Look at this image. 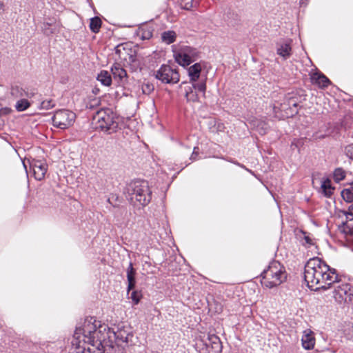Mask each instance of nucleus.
<instances>
[{
	"instance_id": "f257e3e1",
	"label": "nucleus",
	"mask_w": 353,
	"mask_h": 353,
	"mask_svg": "<svg viewBox=\"0 0 353 353\" xmlns=\"http://www.w3.org/2000/svg\"><path fill=\"white\" fill-rule=\"evenodd\" d=\"M101 330H105V324L97 323L92 317L86 318L82 326L76 328L70 353H107L99 336Z\"/></svg>"
},
{
	"instance_id": "f03ea898",
	"label": "nucleus",
	"mask_w": 353,
	"mask_h": 353,
	"mask_svg": "<svg viewBox=\"0 0 353 353\" xmlns=\"http://www.w3.org/2000/svg\"><path fill=\"white\" fill-rule=\"evenodd\" d=\"M304 279L309 288L317 291L327 290L338 283L340 276L336 269L330 268L318 257L310 259L305 265Z\"/></svg>"
},
{
	"instance_id": "7ed1b4c3",
	"label": "nucleus",
	"mask_w": 353,
	"mask_h": 353,
	"mask_svg": "<svg viewBox=\"0 0 353 353\" xmlns=\"http://www.w3.org/2000/svg\"><path fill=\"white\" fill-rule=\"evenodd\" d=\"M99 336L103 338L107 353H120L125 347L133 343L134 335L128 327H117L115 330L105 325V330H101Z\"/></svg>"
},
{
	"instance_id": "20e7f679",
	"label": "nucleus",
	"mask_w": 353,
	"mask_h": 353,
	"mask_svg": "<svg viewBox=\"0 0 353 353\" xmlns=\"http://www.w3.org/2000/svg\"><path fill=\"white\" fill-rule=\"evenodd\" d=\"M261 283L264 286L272 288L285 281L287 273L285 268L278 261H273L261 273Z\"/></svg>"
},
{
	"instance_id": "39448f33",
	"label": "nucleus",
	"mask_w": 353,
	"mask_h": 353,
	"mask_svg": "<svg viewBox=\"0 0 353 353\" xmlns=\"http://www.w3.org/2000/svg\"><path fill=\"white\" fill-rule=\"evenodd\" d=\"M119 118L110 109L101 110L93 116L92 123L96 129L112 134L118 128Z\"/></svg>"
},
{
	"instance_id": "423d86ee",
	"label": "nucleus",
	"mask_w": 353,
	"mask_h": 353,
	"mask_svg": "<svg viewBox=\"0 0 353 353\" xmlns=\"http://www.w3.org/2000/svg\"><path fill=\"white\" fill-rule=\"evenodd\" d=\"M130 200L134 199L141 205H147L152 199V191L148 183L144 180L135 181L130 184L128 189Z\"/></svg>"
},
{
	"instance_id": "0eeeda50",
	"label": "nucleus",
	"mask_w": 353,
	"mask_h": 353,
	"mask_svg": "<svg viewBox=\"0 0 353 353\" xmlns=\"http://www.w3.org/2000/svg\"><path fill=\"white\" fill-rule=\"evenodd\" d=\"M155 78L163 83L174 84L179 81L180 76L176 69L169 65H162L159 69L154 72Z\"/></svg>"
},
{
	"instance_id": "6e6552de",
	"label": "nucleus",
	"mask_w": 353,
	"mask_h": 353,
	"mask_svg": "<svg viewBox=\"0 0 353 353\" xmlns=\"http://www.w3.org/2000/svg\"><path fill=\"white\" fill-rule=\"evenodd\" d=\"M341 283V280L338 283L332 285L334 287L332 295L334 299L339 303H349L353 299V290L351 285L346 283Z\"/></svg>"
},
{
	"instance_id": "1a4fd4ad",
	"label": "nucleus",
	"mask_w": 353,
	"mask_h": 353,
	"mask_svg": "<svg viewBox=\"0 0 353 353\" xmlns=\"http://www.w3.org/2000/svg\"><path fill=\"white\" fill-rule=\"evenodd\" d=\"M76 114L68 110H59L52 117L54 126L60 129H66L71 126L75 120Z\"/></svg>"
},
{
	"instance_id": "9d476101",
	"label": "nucleus",
	"mask_w": 353,
	"mask_h": 353,
	"mask_svg": "<svg viewBox=\"0 0 353 353\" xmlns=\"http://www.w3.org/2000/svg\"><path fill=\"white\" fill-rule=\"evenodd\" d=\"M199 345L200 353H221L223 347L220 339L214 334L202 340Z\"/></svg>"
},
{
	"instance_id": "9b49d317",
	"label": "nucleus",
	"mask_w": 353,
	"mask_h": 353,
	"mask_svg": "<svg viewBox=\"0 0 353 353\" xmlns=\"http://www.w3.org/2000/svg\"><path fill=\"white\" fill-rule=\"evenodd\" d=\"M28 162L30 169L33 171L34 178L38 181L43 179L48 170V165L42 161L34 159H28Z\"/></svg>"
},
{
	"instance_id": "f8f14e48",
	"label": "nucleus",
	"mask_w": 353,
	"mask_h": 353,
	"mask_svg": "<svg viewBox=\"0 0 353 353\" xmlns=\"http://www.w3.org/2000/svg\"><path fill=\"white\" fill-rule=\"evenodd\" d=\"M10 94L14 98H32L35 95L34 90L23 89L19 85H13L10 89Z\"/></svg>"
},
{
	"instance_id": "ddd939ff",
	"label": "nucleus",
	"mask_w": 353,
	"mask_h": 353,
	"mask_svg": "<svg viewBox=\"0 0 353 353\" xmlns=\"http://www.w3.org/2000/svg\"><path fill=\"white\" fill-rule=\"evenodd\" d=\"M301 341L304 349H313L315 345V338L314 336V333L310 330L304 331Z\"/></svg>"
},
{
	"instance_id": "4468645a",
	"label": "nucleus",
	"mask_w": 353,
	"mask_h": 353,
	"mask_svg": "<svg viewBox=\"0 0 353 353\" xmlns=\"http://www.w3.org/2000/svg\"><path fill=\"white\" fill-rule=\"evenodd\" d=\"M311 81L313 84L322 88H327L331 83L327 77L319 72L314 73L311 77Z\"/></svg>"
},
{
	"instance_id": "2eb2a0df",
	"label": "nucleus",
	"mask_w": 353,
	"mask_h": 353,
	"mask_svg": "<svg viewBox=\"0 0 353 353\" xmlns=\"http://www.w3.org/2000/svg\"><path fill=\"white\" fill-rule=\"evenodd\" d=\"M111 72L114 79L118 81H122L127 77V72L123 69L119 63H114L111 67Z\"/></svg>"
},
{
	"instance_id": "dca6fc26",
	"label": "nucleus",
	"mask_w": 353,
	"mask_h": 353,
	"mask_svg": "<svg viewBox=\"0 0 353 353\" xmlns=\"http://www.w3.org/2000/svg\"><path fill=\"white\" fill-rule=\"evenodd\" d=\"M136 270L133 268L132 263H130L129 266L127 269V279H128V293L135 288L136 285Z\"/></svg>"
},
{
	"instance_id": "f3484780",
	"label": "nucleus",
	"mask_w": 353,
	"mask_h": 353,
	"mask_svg": "<svg viewBox=\"0 0 353 353\" xmlns=\"http://www.w3.org/2000/svg\"><path fill=\"white\" fill-rule=\"evenodd\" d=\"M291 41L289 40L278 45L277 53L284 59H287L291 55Z\"/></svg>"
},
{
	"instance_id": "a211bd4d",
	"label": "nucleus",
	"mask_w": 353,
	"mask_h": 353,
	"mask_svg": "<svg viewBox=\"0 0 353 353\" xmlns=\"http://www.w3.org/2000/svg\"><path fill=\"white\" fill-rule=\"evenodd\" d=\"M176 61L182 66L189 65L193 61L190 59L188 55L181 49L179 52L174 54Z\"/></svg>"
},
{
	"instance_id": "6ab92c4d",
	"label": "nucleus",
	"mask_w": 353,
	"mask_h": 353,
	"mask_svg": "<svg viewBox=\"0 0 353 353\" xmlns=\"http://www.w3.org/2000/svg\"><path fill=\"white\" fill-rule=\"evenodd\" d=\"M201 65L200 63H196L190 66L188 69V74L191 82H196L201 74Z\"/></svg>"
},
{
	"instance_id": "aec40b11",
	"label": "nucleus",
	"mask_w": 353,
	"mask_h": 353,
	"mask_svg": "<svg viewBox=\"0 0 353 353\" xmlns=\"http://www.w3.org/2000/svg\"><path fill=\"white\" fill-rule=\"evenodd\" d=\"M321 193L326 197L330 198L333 194L334 188L332 186L331 181L329 179L324 180L321 185Z\"/></svg>"
},
{
	"instance_id": "412c9836",
	"label": "nucleus",
	"mask_w": 353,
	"mask_h": 353,
	"mask_svg": "<svg viewBox=\"0 0 353 353\" xmlns=\"http://www.w3.org/2000/svg\"><path fill=\"white\" fill-rule=\"evenodd\" d=\"M97 80L103 85L109 86L112 83L111 74L106 70H102L97 76Z\"/></svg>"
},
{
	"instance_id": "4be33fe9",
	"label": "nucleus",
	"mask_w": 353,
	"mask_h": 353,
	"mask_svg": "<svg viewBox=\"0 0 353 353\" xmlns=\"http://www.w3.org/2000/svg\"><path fill=\"white\" fill-rule=\"evenodd\" d=\"M176 34L174 31L168 30L161 34V39L167 44L172 43L175 41Z\"/></svg>"
},
{
	"instance_id": "5701e85b",
	"label": "nucleus",
	"mask_w": 353,
	"mask_h": 353,
	"mask_svg": "<svg viewBox=\"0 0 353 353\" xmlns=\"http://www.w3.org/2000/svg\"><path fill=\"white\" fill-rule=\"evenodd\" d=\"M101 23L102 21L99 17H95L92 18L90 23V28L92 32L94 33L99 32L101 26Z\"/></svg>"
},
{
	"instance_id": "b1692460",
	"label": "nucleus",
	"mask_w": 353,
	"mask_h": 353,
	"mask_svg": "<svg viewBox=\"0 0 353 353\" xmlns=\"http://www.w3.org/2000/svg\"><path fill=\"white\" fill-rule=\"evenodd\" d=\"M128 43H121L116 46L115 48V53L118 54L120 57H123V59H126L125 57V54H128V50L130 49L128 48Z\"/></svg>"
},
{
	"instance_id": "393cba45",
	"label": "nucleus",
	"mask_w": 353,
	"mask_h": 353,
	"mask_svg": "<svg viewBox=\"0 0 353 353\" xmlns=\"http://www.w3.org/2000/svg\"><path fill=\"white\" fill-rule=\"evenodd\" d=\"M185 54L188 55L190 59L194 62L196 60L199 56V52L196 50V49L193 48L190 46H185L181 48Z\"/></svg>"
},
{
	"instance_id": "a878e982",
	"label": "nucleus",
	"mask_w": 353,
	"mask_h": 353,
	"mask_svg": "<svg viewBox=\"0 0 353 353\" xmlns=\"http://www.w3.org/2000/svg\"><path fill=\"white\" fill-rule=\"evenodd\" d=\"M341 196L347 203L353 202V192L351 185L349 188H345L341 191Z\"/></svg>"
},
{
	"instance_id": "bb28decb",
	"label": "nucleus",
	"mask_w": 353,
	"mask_h": 353,
	"mask_svg": "<svg viewBox=\"0 0 353 353\" xmlns=\"http://www.w3.org/2000/svg\"><path fill=\"white\" fill-rule=\"evenodd\" d=\"M346 172L342 168H337L333 173V178L335 182L339 183L345 178Z\"/></svg>"
},
{
	"instance_id": "cd10ccee",
	"label": "nucleus",
	"mask_w": 353,
	"mask_h": 353,
	"mask_svg": "<svg viewBox=\"0 0 353 353\" xmlns=\"http://www.w3.org/2000/svg\"><path fill=\"white\" fill-rule=\"evenodd\" d=\"M30 106V103L24 98L19 100L15 105L16 110L18 112H22L27 110Z\"/></svg>"
},
{
	"instance_id": "c85d7f7f",
	"label": "nucleus",
	"mask_w": 353,
	"mask_h": 353,
	"mask_svg": "<svg viewBox=\"0 0 353 353\" xmlns=\"http://www.w3.org/2000/svg\"><path fill=\"white\" fill-rule=\"evenodd\" d=\"M339 230L346 235H353V226L350 225L347 223V221H343L341 225H339Z\"/></svg>"
},
{
	"instance_id": "c756f323",
	"label": "nucleus",
	"mask_w": 353,
	"mask_h": 353,
	"mask_svg": "<svg viewBox=\"0 0 353 353\" xmlns=\"http://www.w3.org/2000/svg\"><path fill=\"white\" fill-rule=\"evenodd\" d=\"M141 90L144 94L148 95L154 90V86L150 82H144L141 85Z\"/></svg>"
},
{
	"instance_id": "7c9ffc66",
	"label": "nucleus",
	"mask_w": 353,
	"mask_h": 353,
	"mask_svg": "<svg viewBox=\"0 0 353 353\" xmlns=\"http://www.w3.org/2000/svg\"><path fill=\"white\" fill-rule=\"evenodd\" d=\"M194 87L195 90L201 92L203 94V95H205V92L206 90L205 79H203V80L201 81L199 83H195L194 82Z\"/></svg>"
},
{
	"instance_id": "2f4dec72",
	"label": "nucleus",
	"mask_w": 353,
	"mask_h": 353,
	"mask_svg": "<svg viewBox=\"0 0 353 353\" xmlns=\"http://www.w3.org/2000/svg\"><path fill=\"white\" fill-rule=\"evenodd\" d=\"M185 97L188 101H198L199 97L196 90H190L185 94Z\"/></svg>"
},
{
	"instance_id": "473e14b6",
	"label": "nucleus",
	"mask_w": 353,
	"mask_h": 353,
	"mask_svg": "<svg viewBox=\"0 0 353 353\" xmlns=\"http://www.w3.org/2000/svg\"><path fill=\"white\" fill-rule=\"evenodd\" d=\"M193 0H180V4L183 9L190 10L193 7Z\"/></svg>"
},
{
	"instance_id": "72a5a7b5",
	"label": "nucleus",
	"mask_w": 353,
	"mask_h": 353,
	"mask_svg": "<svg viewBox=\"0 0 353 353\" xmlns=\"http://www.w3.org/2000/svg\"><path fill=\"white\" fill-rule=\"evenodd\" d=\"M180 88L181 89H184L185 90V94L187 93L188 91H190V90H194V82H192V83H187L185 81H183L181 83V84L180 85Z\"/></svg>"
},
{
	"instance_id": "f704fd0d",
	"label": "nucleus",
	"mask_w": 353,
	"mask_h": 353,
	"mask_svg": "<svg viewBox=\"0 0 353 353\" xmlns=\"http://www.w3.org/2000/svg\"><path fill=\"white\" fill-rule=\"evenodd\" d=\"M141 297V294L138 291H133L130 294V299L132 300L134 304H138Z\"/></svg>"
},
{
	"instance_id": "c9c22d12",
	"label": "nucleus",
	"mask_w": 353,
	"mask_h": 353,
	"mask_svg": "<svg viewBox=\"0 0 353 353\" xmlns=\"http://www.w3.org/2000/svg\"><path fill=\"white\" fill-rule=\"evenodd\" d=\"M52 23H44L42 27L44 34L50 35L54 33V30L51 28Z\"/></svg>"
},
{
	"instance_id": "e433bc0d",
	"label": "nucleus",
	"mask_w": 353,
	"mask_h": 353,
	"mask_svg": "<svg viewBox=\"0 0 353 353\" xmlns=\"http://www.w3.org/2000/svg\"><path fill=\"white\" fill-rule=\"evenodd\" d=\"M345 153L348 158L353 160V143L345 148Z\"/></svg>"
},
{
	"instance_id": "4c0bfd02",
	"label": "nucleus",
	"mask_w": 353,
	"mask_h": 353,
	"mask_svg": "<svg viewBox=\"0 0 353 353\" xmlns=\"http://www.w3.org/2000/svg\"><path fill=\"white\" fill-rule=\"evenodd\" d=\"M341 212L346 216V219H348L349 216H352L350 220H353V204L349 206L347 210H341Z\"/></svg>"
},
{
	"instance_id": "58836bf2",
	"label": "nucleus",
	"mask_w": 353,
	"mask_h": 353,
	"mask_svg": "<svg viewBox=\"0 0 353 353\" xmlns=\"http://www.w3.org/2000/svg\"><path fill=\"white\" fill-rule=\"evenodd\" d=\"M54 105L53 101L52 100H46L41 103V106L44 109H50Z\"/></svg>"
},
{
	"instance_id": "ea45409f",
	"label": "nucleus",
	"mask_w": 353,
	"mask_h": 353,
	"mask_svg": "<svg viewBox=\"0 0 353 353\" xmlns=\"http://www.w3.org/2000/svg\"><path fill=\"white\" fill-rule=\"evenodd\" d=\"M199 148L198 147H194V150H193V152L192 153V155L190 157V160L192 161H195L197 159V157L199 156Z\"/></svg>"
},
{
	"instance_id": "a19ab883",
	"label": "nucleus",
	"mask_w": 353,
	"mask_h": 353,
	"mask_svg": "<svg viewBox=\"0 0 353 353\" xmlns=\"http://www.w3.org/2000/svg\"><path fill=\"white\" fill-rule=\"evenodd\" d=\"M303 234H304L303 239L305 240V243L308 245H313L312 239L309 236L306 235V232H303Z\"/></svg>"
},
{
	"instance_id": "79ce46f5",
	"label": "nucleus",
	"mask_w": 353,
	"mask_h": 353,
	"mask_svg": "<svg viewBox=\"0 0 353 353\" xmlns=\"http://www.w3.org/2000/svg\"><path fill=\"white\" fill-rule=\"evenodd\" d=\"M11 110L8 108H3L0 109V117L6 116L10 114Z\"/></svg>"
},
{
	"instance_id": "37998d69",
	"label": "nucleus",
	"mask_w": 353,
	"mask_h": 353,
	"mask_svg": "<svg viewBox=\"0 0 353 353\" xmlns=\"http://www.w3.org/2000/svg\"><path fill=\"white\" fill-rule=\"evenodd\" d=\"M292 102H293V101H290L289 102L290 105H292V107H294V108H297V106H298V103H296V102H294V103H292ZM297 113H298V110H297V109H296V110H292V114H297Z\"/></svg>"
},
{
	"instance_id": "c03bdc74",
	"label": "nucleus",
	"mask_w": 353,
	"mask_h": 353,
	"mask_svg": "<svg viewBox=\"0 0 353 353\" xmlns=\"http://www.w3.org/2000/svg\"><path fill=\"white\" fill-rule=\"evenodd\" d=\"M128 55H129V61L130 63H135L137 61L135 52H134V54L129 53Z\"/></svg>"
},
{
	"instance_id": "a18cd8bd",
	"label": "nucleus",
	"mask_w": 353,
	"mask_h": 353,
	"mask_svg": "<svg viewBox=\"0 0 353 353\" xmlns=\"http://www.w3.org/2000/svg\"><path fill=\"white\" fill-rule=\"evenodd\" d=\"M307 0H300V4L301 6L306 5Z\"/></svg>"
},
{
	"instance_id": "49530a36",
	"label": "nucleus",
	"mask_w": 353,
	"mask_h": 353,
	"mask_svg": "<svg viewBox=\"0 0 353 353\" xmlns=\"http://www.w3.org/2000/svg\"><path fill=\"white\" fill-rule=\"evenodd\" d=\"M259 132L261 134H265V129L263 127H262L261 130H259Z\"/></svg>"
},
{
	"instance_id": "de8ad7c7",
	"label": "nucleus",
	"mask_w": 353,
	"mask_h": 353,
	"mask_svg": "<svg viewBox=\"0 0 353 353\" xmlns=\"http://www.w3.org/2000/svg\"><path fill=\"white\" fill-rule=\"evenodd\" d=\"M0 9L3 10V4L0 1Z\"/></svg>"
},
{
	"instance_id": "09e8293b",
	"label": "nucleus",
	"mask_w": 353,
	"mask_h": 353,
	"mask_svg": "<svg viewBox=\"0 0 353 353\" xmlns=\"http://www.w3.org/2000/svg\"><path fill=\"white\" fill-rule=\"evenodd\" d=\"M236 164H237L238 165L241 166V168H245V166H244V165H241L239 163H236Z\"/></svg>"
},
{
	"instance_id": "8fccbe9b",
	"label": "nucleus",
	"mask_w": 353,
	"mask_h": 353,
	"mask_svg": "<svg viewBox=\"0 0 353 353\" xmlns=\"http://www.w3.org/2000/svg\"><path fill=\"white\" fill-rule=\"evenodd\" d=\"M349 185H351V188L353 189V181L349 184Z\"/></svg>"
},
{
	"instance_id": "3c124183",
	"label": "nucleus",
	"mask_w": 353,
	"mask_h": 353,
	"mask_svg": "<svg viewBox=\"0 0 353 353\" xmlns=\"http://www.w3.org/2000/svg\"><path fill=\"white\" fill-rule=\"evenodd\" d=\"M325 137V135H321V136H319V138L323 139V138H324Z\"/></svg>"
},
{
	"instance_id": "603ef678",
	"label": "nucleus",
	"mask_w": 353,
	"mask_h": 353,
	"mask_svg": "<svg viewBox=\"0 0 353 353\" xmlns=\"http://www.w3.org/2000/svg\"><path fill=\"white\" fill-rule=\"evenodd\" d=\"M23 164L24 168L26 169V162H25V161H23Z\"/></svg>"
},
{
	"instance_id": "864d4df0",
	"label": "nucleus",
	"mask_w": 353,
	"mask_h": 353,
	"mask_svg": "<svg viewBox=\"0 0 353 353\" xmlns=\"http://www.w3.org/2000/svg\"><path fill=\"white\" fill-rule=\"evenodd\" d=\"M350 218H352V216H349V218L347 219L349 221H351L350 220Z\"/></svg>"
},
{
	"instance_id": "5fc2aeb1",
	"label": "nucleus",
	"mask_w": 353,
	"mask_h": 353,
	"mask_svg": "<svg viewBox=\"0 0 353 353\" xmlns=\"http://www.w3.org/2000/svg\"><path fill=\"white\" fill-rule=\"evenodd\" d=\"M108 201L110 203H110V199H108Z\"/></svg>"
},
{
	"instance_id": "6e6d98bb",
	"label": "nucleus",
	"mask_w": 353,
	"mask_h": 353,
	"mask_svg": "<svg viewBox=\"0 0 353 353\" xmlns=\"http://www.w3.org/2000/svg\"><path fill=\"white\" fill-rule=\"evenodd\" d=\"M352 192H353V189H352Z\"/></svg>"
}]
</instances>
